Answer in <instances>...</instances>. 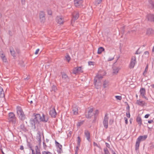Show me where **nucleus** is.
<instances>
[{
	"label": "nucleus",
	"mask_w": 154,
	"mask_h": 154,
	"mask_svg": "<svg viewBox=\"0 0 154 154\" xmlns=\"http://www.w3.org/2000/svg\"><path fill=\"white\" fill-rule=\"evenodd\" d=\"M147 135L140 136L137 138L135 145V150H136L139 149L140 144L141 141L145 140L147 138Z\"/></svg>",
	"instance_id": "nucleus-1"
},
{
	"label": "nucleus",
	"mask_w": 154,
	"mask_h": 154,
	"mask_svg": "<svg viewBox=\"0 0 154 154\" xmlns=\"http://www.w3.org/2000/svg\"><path fill=\"white\" fill-rule=\"evenodd\" d=\"M136 57L133 56L131 57V61L129 64V67L130 69L133 68L136 63Z\"/></svg>",
	"instance_id": "nucleus-2"
},
{
	"label": "nucleus",
	"mask_w": 154,
	"mask_h": 154,
	"mask_svg": "<svg viewBox=\"0 0 154 154\" xmlns=\"http://www.w3.org/2000/svg\"><path fill=\"white\" fill-rule=\"evenodd\" d=\"M35 118L34 119H31L30 120V123L31 125V127L34 129L36 128L35 125L38 123V122L37 119V116H34Z\"/></svg>",
	"instance_id": "nucleus-3"
},
{
	"label": "nucleus",
	"mask_w": 154,
	"mask_h": 154,
	"mask_svg": "<svg viewBox=\"0 0 154 154\" xmlns=\"http://www.w3.org/2000/svg\"><path fill=\"white\" fill-rule=\"evenodd\" d=\"M45 14L44 11H41L39 12V16L41 22L43 23L45 22Z\"/></svg>",
	"instance_id": "nucleus-4"
},
{
	"label": "nucleus",
	"mask_w": 154,
	"mask_h": 154,
	"mask_svg": "<svg viewBox=\"0 0 154 154\" xmlns=\"http://www.w3.org/2000/svg\"><path fill=\"white\" fill-rule=\"evenodd\" d=\"M140 96L142 98H144L146 100H148V98L145 96L146 94V90L145 88H141L140 91Z\"/></svg>",
	"instance_id": "nucleus-5"
},
{
	"label": "nucleus",
	"mask_w": 154,
	"mask_h": 154,
	"mask_svg": "<svg viewBox=\"0 0 154 154\" xmlns=\"http://www.w3.org/2000/svg\"><path fill=\"white\" fill-rule=\"evenodd\" d=\"M83 2V0H74V5L78 8H81L82 6Z\"/></svg>",
	"instance_id": "nucleus-6"
},
{
	"label": "nucleus",
	"mask_w": 154,
	"mask_h": 154,
	"mask_svg": "<svg viewBox=\"0 0 154 154\" xmlns=\"http://www.w3.org/2000/svg\"><path fill=\"white\" fill-rule=\"evenodd\" d=\"M18 116H25L22 109L20 106H17L16 108Z\"/></svg>",
	"instance_id": "nucleus-7"
},
{
	"label": "nucleus",
	"mask_w": 154,
	"mask_h": 154,
	"mask_svg": "<svg viewBox=\"0 0 154 154\" xmlns=\"http://www.w3.org/2000/svg\"><path fill=\"white\" fill-rule=\"evenodd\" d=\"M109 118L107 116H105L103 120V124L104 127L106 129H107L108 128V119Z\"/></svg>",
	"instance_id": "nucleus-8"
},
{
	"label": "nucleus",
	"mask_w": 154,
	"mask_h": 154,
	"mask_svg": "<svg viewBox=\"0 0 154 154\" xmlns=\"http://www.w3.org/2000/svg\"><path fill=\"white\" fill-rule=\"evenodd\" d=\"M73 18L72 20V22H74L79 17V14L78 12H75L72 14Z\"/></svg>",
	"instance_id": "nucleus-9"
},
{
	"label": "nucleus",
	"mask_w": 154,
	"mask_h": 154,
	"mask_svg": "<svg viewBox=\"0 0 154 154\" xmlns=\"http://www.w3.org/2000/svg\"><path fill=\"white\" fill-rule=\"evenodd\" d=\"M56 20L57 23L60 24H63L64 21V19L60 16H57L56 17Z\"/></svg>",
	"instance_id": "nucleus-10"
},
{
	"label": "nucleus",
	"mask_w": 154,
	"mask_h": 154,
	"mask_svg": "<svg viewBox=\"0 0 154 154\" xmlns=\"http://www.w3.org/2000/svg\"><path fill=\"white\" fill-rule=\"evenodd\" d=\"M8 121L12 124H15L16 121V118L15 116H11V117H9L8 119Z\"/></svg>",
	"instance_id": "nucleus-11"
},
{
	"label": "nucleus",
	"mask_w": 154,
	"mask_h": 154,
	"mask_svg": "<svg viewBox=\"0 0 154 154\" xmlns=\"http://www.w3.org/2000/svg\"><path fill=\"white\" fill-rule=\"evenodd\" d=\"M147 18L148 20L154 22V14H149L147 16Z\"/></svg>",
	"instance_id": "nucleus-12"
},
{
	"label": "nucleus",
	"mask_w": 154,
	"mask_h": 154,
	"mask_svg": "<svg viewBox=\"0 0 154 154\" xmlns=\"http://www.w3.org/2000/svg\"><path fill=\"white\" fill-rule=\"evenodd\" d=\"M85 137L87 138V140L89 141H91L90 138V133L89 131L87 130H85Z\"/></svg>",
	"instance_id": "nucleus-13"
},
{
	"label": "nucleus",
	"mask_w": 154,
	"mask_h": 154,
	"mask_svg": "<svg viewBox=\"0 0 154 154\" xmlns=\"http://www.w3.org/2000/svg\"><path fill=\"white\" fill-rule=\"evenodd\" d=\"M49 114L50 116H56L57 113L54 108L50 109Z\"/></svg>",
	"instance_id": "nucleus-14"
},
{
	"label": "nucleus",
	"mask_w": 154,
	"mask_h": 154,
	"mask_svg": "<svg viewBox=\"0 0 154 154\" xmlns=\"http://www.w3.org/2000/svg\"><path fill=\"white\" fill-rule=\"evenodd\" d=\"M40 119L41 121L44 122H46L48 120V116H39Z\"/></svg>",
	"instance_id": "nucleus-15"
},
{
	"label": "nucleus",
	"mask_w": 154,
	"mask_h": 154,
	"mask_svg": "<svg viewBox=\"0 0 154 154\" xmlns=\"http://www.w3.org/2000/svg\"><path fill=\"white\" fill-rule=\"evenodd\" d=\"M145 103L143 101L141 100L140 99L137 100L136 101V104L140 106H143L145 105Z\"/></svg>",
	"instance_id": "nucleus-16"
},
{
	"label": "nucleus",
	"mask_w": 154,
	"mask_h": 154,
	"mask_svg": "<svg viewBox=\"0 0 154 154\" xmlns=\"http://www.w3.org/2000/svg\"><path fill=\"white\" fill-rule=\"evenodd\" d=\"M72 111L73 114L74 115L78 114V107L74 105L73 106Z\"/></svg>",
	"instance_id": "nucleus-17"
},
{
	"label": "nucleus",
	"mask_w": 154,
	"mask_h": 154,
	"mask_svg": "<svg viewBox=\"0 0 154 154\" xmlns=\"http://www.w3.org/2000/svg\"><path fill=\"white\" fill-rule=\"evenodd\" d=\"M136 121L139 126H140L142 124V120L140 116H137L136 119Z\"/></svg>",
	"instance_id": "nucleus-18"
},
{
	"label": "nucleus",
	"mask_w": 154,
	"mask_h": 154,
	"mask_svg": "<svg viewBox=\"0 0 154 154\" xmlns=\"http://www.w3.org/2000/svg\"><path fill=\"white\" fill-rule=\"evenodd\" d=\"M62 78L64 80L65 82H67L69 81V78L68 76L65 73L62 74Z\"/></svg>",
	"instance_id": "nucleus-19"
},
{
	"label": "nucleus",
	"mask_w": 154,
	"mask_h": 154,
	"mask_svg": "<svg viewBox=\"0 0 154 154\" xmlns=\"http://www.w3.org/2000/svg\"><path fill=\"white\" fill-rule=\"evenodd\" d=\"M94 83L95 87L97 89H99L100 88V86L102 84L101 82H97V81L96 82L94 80Z\"/></svg>",
	"instance_id": "nucleus-20"
},
{
	"label": "nucleus",
	"mask_w": 154,
	"mask_h": 154,
	"mask_svg": "<svg viewBox=\"0 0 154 154\" xmlns=\"http://www.w3.org/2000/svg\"><path fill=\"white\" fill-rule=\"evenodd\" d=\"M20 128L22 131L25 132H26L28 131L26 128L25 127V125L23 124H22L20 125Z\"/></svg>",
	"instance_id": "nucleus-21"
},
{
	"label": "nucleus",
	"mask_w": 154,
	"mask_h": 154,
	"mask_svg": "<svg viewBox=\"0 0 154 154\" xmlns=\"http://www.w3.org/2000/svg\"><path fill=\"white\" fill-rule=\"evenodd\" d=\"M103 77L101 75H97L94 79V80L96 82L97 81H99L101 80Z\"/></svg>",
	"instance_id": "nucleus-22"
},
{
	"label": "nucleus",
	"mask_w": 154,
	"mask_h": 154,
	"mask_svg": "<svg viewBox=\"0 0 154 154\" xmlns=\"http://www.w3.org/2000/svg\"><path fill=\"white\" fill-rule=\"evenodd\" d=\"M5 97V94L2 88L0 86V97L3 98Z\"/></svg>",
	"instance_id": "nucleus-23"
},
{
	"label": "nucleus",
	"mask_w": 154,
	"mask_h": 154,
	"mask_svg": "<svg viewBox=\"0 0 154 154\" xmlns=\"http://www.w3.org/2000/svg\"><path fill=\"white\" fill-rule=\"evenodd\" d=\"M9 49L11 55L14 57H15V52L13 48L12 47H10Z\"/></svg>",
	"instance_id": "nucleus-24"
},
{
	"label": "nucleus",
	"mask_w": 154,
	"mask_h": 154,
	"mask_svg": "<svg viewBox=\"0 0 154 154\" xmlns=\"http://www.w3.org/2000/svg\"><path fill=\"white\" fill-rule=\"evenodd\" d=\"M109 85V82L105 80L103 82V86L104 88H105Z\"/></svg>",
	"instance_id": "nucleus-25"
},
{
	"label": "nucleus",
	"mask_w": 154,
	"mask_h": 154,
	"mask_svg": "<svg viewBox=\"0 0 154 154\" xmlns=\"http://www.w3.org/2000/svg\"><path fill=\"white\" fill-rule=\"evenodd\" d=\"M126 109L127 111L126 112V116H130L129 112L130 107L128 103L127 104V106H126Z\"/></svg>",
	"instance_id": "nucleus-26"
},
{
	"label": "nucleus",
	"mask_w": 154,
	"mask_h": 154,
	"mask_svg": "<svg viewBox=\"0 0 154 154\" xmlns=\"http://www.w3.org/2000/svg\"><path fill=\"white\" fill-rule=\"evenodd\" d=\"M104 51V49L102 47H100L98 48L97 53L99 54H101L102 52Z\"/></svg>",
	"instance_id": "nucleus-27"
},
{
	"label": "nucleus",
	"mask_w": 154,
	"mask_h": 154,
	"mask_svg": "<svg viewBox=\"0 0 154 154\" xmlns=\"http://www.w3.org/2000/svg\"><path fill=\"white\" fill-rule=\"evenodd\" d=\"M119 70V68L118 67H113V73L114 74H116L118 73Z\"/></svg>",
	"instance_id": "nucleus-28"
},
{
	"label": "nucleus",
	"mask_w": 154,
	"mask_h": 154,
	"mask_svg": "<svg viewBox=\"0 0 154 154\" xmlns=\"http://www.w3.org/2000/svg\"><path fill=\"white\" fill-rule=\"evenodd\" d=\"M35 154H41L40 150L39 148H38V146H35Z\"/></svg>",
	"instance_id": "nucleus-29"
},
{
	"label": "nucleus",
	"mask_w": 154,
	"mask_h": 154,
	"mask_svg": "<svg viewBox=\"0 0 154 154\" xmlns=\"http://www.w3.org/2000/svg\"><path fill=\"white\" fill-rule=\"evenodd\" d=\"M153 32V30L152 29H148L146 32V34L149 35Z\"/></svg>",
	"instance_id": "nucleus-30"
},
{
	"label": "nucleus",
	"mask_w": 154,
	"mask_h": 154,
	"mask_svg": "<svg viewBox=\"0 0 154 154\" xmlns=\"http://www.w3.org/2000/svg\"><path fill=\"white\" fill-rule=\"evenodd\" d=\"M148 65L147 64L146 65V68L145 69V70L143 73V74L144 76H146V74L148 70Z\"/></svg>",
	"instance_id": "nucleus-31"
},
{
	"label": "nucleus",
	"mask_w": 154,
	"mask_h": 154,
	"mask_svg": "<svg viewBox=\"0 0 154 154\" xmlns=\"http://www.w3.org/2000/svg\"><path fill=\"white\" fill-rule=\"evenodd\" d=\"M56 145L59 149V151H58V152L59 151H60L59 152L60 153L61 152L60 150H62V145H61L59 143L57 145Z\"/></svg>",
	"instance_id": "nucleus-32"
},
{
	"label": "nucleus",
	"mask_w": 154,
	"mask_h": 154,
	"mask_svg": "<svg viewBox=\"0 0 154 154\" xmlns=\"http://www.w3.org/2000/svg\"><path fill=\"white\" fill-rule=\"evenodd\" d=\"M51 89L52 90H51V91H54L55 92L57 90V88L55 85H53L52 86Z\"/></svg>",
	"instance_id": "nucleus-33"
},
{
	"label": "nucleus",
	"mask_w": 154,
	"mask_h": 154,
	"mask_svg": "<svg viewBox=\"0 0 154 154\" xmlns=\"http://www.w3.org/2000/svg\"><path fill=\"white\" fill-rule=\"evenodd\" d=\"M88 109H89V110H88V116H89L91 114V113L93 111V109L92 108H88Z\"/></svg>",
	"instance_id": "nucleus-34"
},
{
	"label": "nucleus",
	"mask_w": 154,
	"mask_h": 154,
	"mask_svg": "<svg viewBox=\"0 0 154 154\" xmlns=\"http://www.w3.org/2000/svg\"><path fill=\"white\" fill-rule=\"evenodd\" d=\"M78 69H77V67H75L74 68L73 70H72V72L74 74H76L78 72Z\"/></svg>",
	"instance_id": "nucleus-35"
},
{
	"label": "nucleus",
	"mask_w": 154,
	"mask_h": 154,
	"mask_svg": "<svg viewBox=\"0 0 154 154\" xmlns=\"http://www.w3.org/2000/svg\"><path fill=\"white\" fill-rule=\"evenodd\" d=\"M136 30H132L131 31H128L127 34H129L131 33L132 34H135L136 33Z\"/></svg>",
	"instance_id": "nucleus-36"
},
{
	"label": "nucleus",
	"mask_w": 154,
	"mask_h": 154,
	"mask_svg": "<svg viewBox=\"0 0 154 154\" xmlns=\"http://www.w3.org/2000/svg\"><path fill=\"white\" fill-rule=\"evenodd\" d=\"M101 2L102 0H96L95 1V4L96 5H97L101 3Z\"/></svg>",
	"instance_id": "nucleus-37"
},
{
	"label": "nucleus",
	"mask_w": 154,
	"mask_h": 154,
	"mask_svg": "<svg viewBox=\"0 0 154 154\" xmlns=\"http://www.w3.org/2000/svg\"><path fill=\"white\" fill-rule=\"evenodd\" d=\"M80 142H81L80 138L79 136H78L77 138V144L78 146H80Z\"/></svg>",
	"instance_id": "nucleus-38"
},
{
	"label": "nucleus",
	"mask_w": 154,
	"mask_h": 154,
	"mask_svg": "<svg viewBox=\"0 0 154 154\" xmlns=\"http://www.w3.org/2000/svg\"><path fill=\"white\" fill-rule=\"evenodd\" d=\"M104 151L105 152V154H110V153L107 148H104Z\"/></svg>",
	"instance_id": "nucleus-39"
},
{
	"label": "nucleus",
	"mask_w": 154,
	"mask_h": 154,
	"mask_svg": "<svg viewBox=\"0 0 154 154\" xmlns=\"http://www.w3.org/2000/svg\"><path fill=\"white\" fill-rule=\"evenodd\" d=\"M66 60L69 62L70 60V57L68 54H67L65 57Z\"/></svg>",
	"instance_id": "nucleus-40"
},
{
	"label": "nucleus",
	"mask_w": 154,
	"mask_h": 154,
	"mask_svg": "<svg viewBox=\"0 0 154 154\" xmlns=\"http://www.w3.org/2000/svg\"><path fill=\"white\" fill-rule=\"evenodd\" d=\"M84 120H83L81 122H78L77 124V126H80L81 125H82L83 124V123L84 122Z\"/></svg>",
	"instance_id": "nucleus-41"
},
{
	"label": "nucleus",
	"mask_w": 154,
	"mask_h": 154,
	"mask_svg": "<svg viewBox=\"0 0 154 154\" xmlns=\"http://www.w3.org/2000/svg\"><path fill=\"white\" fill-rule=\"evenodd\" d=\"M41 136L40 134H39V136H38V141L39 142V144L40 145L41 142Z\"/></svg>",
	"instance_id": "nucleus-42"
},
{
	"label": "nucleus",
	"mask_w": 154,
	"mask_h": 154,
	"mask_svg": "<svg viewBox=\"0 0 154 154\" xmlns=\"http://www.w3.org/2000/svg\"><path fill=\"white\" fill-rule=\"evenodd\" d=\"M43 148L45 150H46L47 146L45 144V140H44V141L43 142Z\"/></svg>",
	"instance_id": "nucleus-43"
},
{
	"label": "nucleus",
	"mask_w": 154,
	"mask_h": 154,
	"mask_svg": "<svg viewBox=\"0 0 154 154\" xmlns=\"http://www.w3.org/2000/svg\"><path fill=\"white\" fill-rule=\"evenodd\" d=\"M88 65L89 66H91V65L94 66V62L90 61L88 62Z\"/></svg>",
	"instance_id": "nucleus-44"
},
{
	"label": "nucleus",
	"mask_w": 154,
	"mask_h": 154,
	"mask_svg": "<svg viewBox=\"0 0 154 154\" xmlns=\"http://www.w3.org/2000/svg\"><path fill=\"white\" fill-rule=\"evenodd\" d=\"M115 97L117 100H121L122 99V97L121 96H115Z\"/></svg>",
	"instance_id": "nucleus-45"
},
{
	"label": "nucleus",
	"mask_w": 154,
	"mask_h": 154,
	"mask_svg": "<svg viewBox=\"0 0 154 154\" xmlns=\"http://www.w3.org/2000/svg\"><path fill=\"white\" fill-rule=\"evenodd\" d=\"M77 69H78L77 70H78V72H82V67L81 66H80V67H76Z\"/></svg>",
	"instance_id": "nucleus-46"
},
{
	"label": "nucleus",
	"mask_w": 154,
	"mask_h": 154,
	"mask_svg": "<svg viewBox=\"0 0 154 154\" xmlns=\"http://www.w3.org/2000/svg\"><path fill=\"white\" fill-rule=\"evenodd\" d=\"M42 154H51L50 152H46L45 151H43L42 152Z\"/></svg>",
	"instance_id": "nucleus-47"
},
{
	"label": "nucleus",
	"mask_w": 154,
	"mask_h": 154,
	"mask_svg": "<svg viewBox=\"0 0 154 154\" xmlns=\"http://www.w3.org/2000/svg\"><path fill=\"white\" fill-rule=\"evenodd\" d=\"M140 48H139L136 51V52L135 53V54H140L141 53V51H139V50L140 49Z\"/></svg>",
	"instance_id": "nucleus-48"
},
{
	"label": "nucleus",
	"mask_w": 154,
	"mask_h": 154,
	"mask_svg": "<svg viewBox=\"0 0 154 154\" xmlns=\"http://www.w3.org/2000/svg\"><path fill=\"white\" fill-rule=\"evenodd\" d=\"M99 111L98 110H96L94 112V116L98 115L99 114Z\"/></svg>",
	"instance_id": "nucleus-49"
},
{
	"label": "nucleus",
	"mask_w": 154,
	"mask_h": 154,
	"mask_svg": "<svg viewBox=\"0 0 154 154\" xmlns=\"http://www.w3.org/2000/svg\"><path fill=\"white\" fill-rule=\"evenodd\" d=\"M150 3L152 7H154V2L152 0H150Z\"/></svg>",
	"instance_id": "nucleus-50"
},
{
	"label": "nucleus",
	"mask_w": 154,
	"mask_h": 154,
	"mask_svg": "<svg viewBox=\"0 0 154 154\" xmlns=\"http://www.w3.org/2000/svg\"><path fill=\"white\" fill-rule=\"evenodd\" d=\"M19 119L22 120H24L25 119V116H19Z\"/></svg>",
	"instance_id": "nucleus-51"
},
{
	"label": "nucleus",
	"mask_w": 154,
	"mask_h": 154,
	"mask_svg": "<svg viewBox=\"0 0 154 154\" xmlns=\"http://www.w3.org/2000/svg\"><path fill=\"white\" fill-rule=\"evenodd\" d=\"M48 14L49 15H51L52 14V11L50 10H48Z\"/></svg>",
	"instance_id": "nucleus-52"
},
{
	"label": "nucleus",
	"mask_w": 154,
	"mask_h": 154,
	"mask_svg": "<svg viewBox=\"0 0 154 154\" xmlns=\"http://www.w3.org/2000/svg\"><path fill=\"white\" fill-rule=\"evenodd\" d=\"M3 62H6L7 61V59L5 57L3 58H2Z\"/></svg>",
	"instance_id": "nucleus-53"
},
{
	"label": "nucleus",
	"mask_w": 154,
	"mask_h": 154,
	"mask_svg": "<svg viewBox=\"0 0 154 154\" xmlns=\"http://www.w3.org/2000/svg\"><path fill=\"white\" fill-rule=\"evenodd\" d=\"M110 150L111 151L112 154H118L117 153H116L113 149H110Z\"/></svg>",
	"instance_id": "nucleus-54"
},
{
	"label": "nucleus",
	"mask_w": 154,
	"mask_h": 154,
	"mask_svg": "<svg viewBox=\"0 0 154 154\" xmlns=\"http://www.w3.org/2000/svg\"><path fill=\"white\" fill-rule=\"evenodd\" d=\"M105 144L106 145V147H107L109 148L110 149L111 148H110V145L107 143H106Z\"/></svg>",
	"instance_id": "nucleus-55"
},
{
	"label": "nucleus",
	"mask_w": 154,
	"mask_h": 154,
	"mask_svg": "<svg viewBox=\"0 0 154 154\" xmlns=\"http://www.w3.org/2000/svg\"><path fill=\"white\" fill-rule=\"evenodd\" d=\"M21 2L22 5H24L25 3V0H21Z\"/></svg>",
	"instance_id": "nucleus-56"
},
{
	"label": "nucleus",
	"mask_w": 154,
	"mask_h": 154,
	"mask_svg": "<svg viewBox=\"0 0 154 154\" xmlns=\"http://www.w3.org/2000/svg\"><path fill=\"white\" fill-rule=\"evenodd\" d=\"M144 54L145 55H148V56L149 54V52L148 51H146L144 52Z\"/></svg>",
	"instance_id": "nucleus-57"
},
{
	"label": "nucleus",
	"mask_w": 154,
	"mask_h": 154,
	"mask_svg": "<svg viewBox=\"0 0 154 154\" xmlns=\"http://www.w3.org/2000/svg\"><path fill=\"white\" fill-rule=\"evenodd\" d=\"M124 119L125 121V123L126 124H127L128 123V119L126 117L124 118Z\"/></svg>",
	"instance_id": "nucleus-58"
},
{
	"label": "nucleus",
	"mask_w": 154,
	"mask_h": 154,
	"mask_svg": "<svg viewBox=\"0 0 154 154\" xmlns=\"http://www.w3.org/2000/svg\"><path fill=\"white\" fill-rule=\"evenodd\" d=\"M8 116H15L13 112H10L8 113Z\"/></svg>",
	"instance_id": "nucleus-59"
},
{
	"label": "nucleus",
	"mask_w": 154,
	"mask_h": 154,
	"mask_svg": "<svg viewBox=\"0 0 154 154\" xmlns=\"http://www.w3.org/2000/svg\"><path fill=\"white\" fill-rule=\"evenodd\" d=\"M39 51V49H37L36 51H35V54H37L38 53V52Z\"/></svg>",
	"instance_id": "nucleus-60"
},
{
	"label": "nucleus",
	"mask_w": 154,
	"mask_h": 154,
	"mask_svg": "<svg viewBox=\"0 0 154 154\" xmlns=\"http://www.w3.org/2000/svg\"><path fill=\"white\" fill-rule=\"evenodd\" d=\"M114 59V58L113 57L112 58H109L108 60V61H111L113 60Z\"/></svg>",
	"instance_id": "nucleus-61"
},
{
	"label": "nucleus",
	"mask_w": 154,
	"mask_h": 154,
	"mask_svg": "<svg viewBox=\"0 0 154 154\" xmlns=\"http://www.w3.org/2000/svg\"><path fill=\"white\" fill-rule=\"evenodd\" d=\"M8 33H9V35H10V36H12L13 34H12V32H11V31H10V30L9 31Z\"/></svg>",
	"instance_id": "nucleus-62"
},
{
	"label": "nucleus",
	"mask_w": 154,
	"mask_h": 154,
	"mask_svg": "<svg viewBox=\"0 0 154 154\" xmlns=\"http://www.w3.org/2000/svg\"><path fill=\"white\" fill-rule=\"evenodd\" d=\"M0 57L1 58H3V57H5V56L3 53H2L1 54Z\"/></svg>",
	"instance_id": "nucleus-63"
},
{
	"label": "nucleus",
	"mask_w": 154,
	"mask_h": 154,
	"mask_svg": "<svg viewBox=\"0 0 154 154\" xmlns=\"http://www.w3.org/2000/svg\"><path fill=\"white\" fill-rule=\"evenodd\" d=\"M93 144L94 146H96L97 147H99V146H98V145H97V143H95V142H94L93 143Z\"/></svg>",
	"instance_id": "nucleus-64"
}]
</instances>
